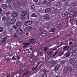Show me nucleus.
<instances>
[{"label": "nucleus", "instance_id": "14", "mask_svg": "<svg viewBox=\"0 0 77 77\" xmlns=\"http://www.w3.org/2000/svg\"><path fill=\"white\" fill-rule=\"evenodd\" d=\"M47 34V32L46 31H45L43 32L41 34V36H44L45 35H46Z\"/></svg>", "mask_w": 77, "mask_h": 77}, {"label": "nucleus", "instance_id": "29", "mask_svg": "<svg viewBox=\"0 0 77 77\" xmlns=\"http://www.w3.org/2000/svg\"><path fill=\"white\" fill-rule=\"evenodd\" d=\"M54 31H55V28H52L49 31L51 32H54Z\"/></svg>", "mask_w": 77, "mask_h": 77}, {"label": "nucleus", "instance_id": "56", "mask_svg": "<svg viewBox=\"0 0 77 77\" xmlns=\"http://www.w3.org/2000/svg\"><path fill=\"white\" fill-rule=\"evenodd\" d=\"M62 1H63V2H65L66 1V0H62Z\"/></svg>", "mask_w": 77, "mask_h": 77}, {"label": "nucleus", "instance_id": "17", "mask_svg": "<svg viewBox=\"0 0 77 77\" xmlns=\"http://www.w3.org/2000/svg\"><path fill=\"white\" fill-rule=\"evenodd\" d=\"M7 40V37H4L2 39V43H5V42Z\"/></svg>", "mask_w": 77, "mask_h": 77}, {"label": "nucleus", "instance_id": "20", "mask_svg": "<svg viewBox=\"0 0 77 77\" xmlns=\"http://www.w3.org/2000/svg\"><path fill=\"white\" fill-rule=\"evenodd\" d=\"M51 10H50V8H48L47 9H46L45 10V12L47 13V12H50Z\"/></svg>", "mask_w": 77, "mask_h": 77}, {"label": "nucleus", "instance_id": "50", "mask_svg": "<svg viewBox=\"0 0 77 77\" xmlns=\"http://www.w3.org/2000/svg\"><path fill=\"white\" fill-rule=\"evenodd\" d=\"M13 27H14V28L15 29H17V27H16V26H15V25H14L13 26Z\"/></svg>", "mask_w": 77, "mask_h": 77}, {"label": "nucleus", "instance_id": "57", "mask_svg": "<svg viewBox=\"0 0 77 77\" xmlns=\"http://www.w3.org/2000/svg\"><path fill=\"white\" fill-rule=\"evenodd\" d=\"M76 25H77V20H76Z\"/></svg>", "mask_w": 77, "mask_h": 77}, {"label": "nucleus", "instance_id": "32", "mask_svg": "<svg viewBox=\"0 0 77 77\" xmlns=\"http://www.w3.org/2000/svg\"><path fill=\"white\" fill-rule=\"evenodd\" d=\"M3 31V27H0V32Z\"/></svg>", "mask_w": 77, "mask_h": 77}, {"label": "nucleus", "instance_id": "16", "mask_svg": "<svg viewBox=\"0 0 77 77\" xmlns=\"http://www.w3.org/2000/svg\"><path fill=\"white\" fill-rule=\"evenodd\" d=\"M2 8H3V9H7V8H8V7L7 6V5L4 4L2 5Z\"/></svg>", "mask_w": 77, "mask_h": 77}, {"label": "nucleus", "instance_id": "37", "mask_svg": "<svg viewBox=\"0 0 77 77\" xmlns=\"http://www.w3.org/2000/svg\"><path fill=\"white\" fill-rule=\"evenodd\" d=\"M77 5V3L76 2H74L73 4V6H76Z\"/></svg>", "mask_w": 77, "mask_h": 77}, {"label": "nucleus", "instance_id": "10", "mask_svg": "<svg viewBox=\"0 0 77 77\" xmlns=\"http://www.w3.org/2000/svg\"><path fill=\"white\" fill-rule=\"evenodd\" d=\"M75 13H76V11L75 10H73L72 11H71L70 14L72 15H74L75 14Z\"/></svg>", "mask_w": 77, "mask_h": 77}, {"label": "nucleus", "instance_id": "2", "mask_svg": "<svg viewBox=\"0 0 77 77\" xmlns=\"http://www.w3.org/2000/svg\"><path fill=\"white\" fill-rule=\"evenodd\" d=\"M72 69V68L71 66L67 67L64 68L63 72L64 73H66V72H67L68 71H71Z\"/></svg>", "mask_w": 77, "mask_h": 77}, {"label": "nucleus", "instance_id": "35", "mask_svg": "<svg viewBox=\"0 0 77 77\" xmlns=\"http://www.w3.org/2000/svg\"><path fill=\"white\" fill-rule=\"evenodd\" d=\"M57 54V51H56L55 52V53L53 55V57H54V56H56Z\"/></svg>", "mask_w": 77, "mask_h": 77}, {"label": "nucleus", "instance_id": "3", "mask_svg": "<svg viewBox=\"0 0 77 77\" xmlns=\"http://www.w3.org/2000/svg\"><path fill=\"white\" fill-rule=\"evenodd\" d=\"M27 11L26 10H23L21 13V15L22 17H24L27 15Z\"/></svg>", "mask_w": 77, "mask_h": 77}, {"label": "nucleus", "instance_id": "18", "mask_svg": "<svg viewBox=\"0 0 77 77\" xmlns=\"http://www.w3.org/2000/svg\"><path fill=\"white\" fill-rule=\"evenodd\" d=\"M30 9H32V10H35V5H31L30 6Z\"/></svg>", "mask_w": 77, "mask_h": 77}, {"label": "nucleus", "instance_id": "8", "mask_svg": "<svg viewBox=\"0 0 77 77\" xmlns=\"http://www.w3.org/2000/svg\"><path fill=\"white\" fill-rule=\"evenodd\" d=\"M71 55V52L69 51H67L65 54V56L66 57H69Z\"/></svg>", "mask_w": 77, "mask_h": 77}, {"label": "nucleus", "instance_id": "30", "mask_svg": "<svg viewBox=\"0 0 77 77\" xmlns=\"http://www.w3.org/2000/svg\"><path fill=\"white\" fill-rule=\"evenodd\" d=\"M74 65L75 68H77V60L75 62Z\"/></svg>", "mask_w": 77, "mask_h": 77}, {"label": "nucleus", "instance_id": "11", "mask_svg": "<svg viewBox=\"0 0 77 77\" xmlns=\"http://www.w3.org/2000/svg\"><path fill=\"white\" fill-rule=\"evenodd\" d=\"M17 32L19 34H22V33H23V31L21 28H20L17 30Z\"/></svg>", "mask_w": 77, "mask_h": 77}, {"label": "nucleus", "instance_id": "47", "mask_svg": "<svg viewBox=\"0 0 77 77\" xmlns=\"http://www.w3.org/2000/svg\"><path fill=\"white\" fill-rule=\"evenodd\" d=\"M18 5H19V6H21V3L20 2H19L18 3Z\"/></svg>", "mask_w": 77, "mask_h": 77}, {"label": "nucleus", "instance_id": "34", "mask_svg": "<svg viewBox=\"0 0 77 77\" xmlns=\"http://www.w3.org/2000/svg\"><path fill=\"white\" fill-rule=\"evenodd\" d=\"M27 30H30L32 29V27H31V26L28 27L27 28Z\"/></svg>", "mask_w": 77, "mask_h": 77}, {"label": "nucleus", "instance_id": "64", "mask_svg": "<svg viewBox=\"0 0 77 77\" xmlns=\"http://www.w3.org/2000/svg\"><path fill=\"white\" fill-rule=\"evenodd\" d=\"M0 1H1V0H0Z\"/></svg>", "mask_w": 77, "mask_h": 77}, {"label": "nucleus", "instance_id": "23", "mask_svg": "<svg viewBox=\"0 0 77 77\" xmlns=\"http://www.w3.org/2000/svg\"><path fill=\"white\" fill-rule=\"evenodd\" d=\"M66 62V60H65L63 61H62L60 63L61 65H63L64 64H65Z\"/></svg>", "mask_w": 77, "mask_h": 77}, {"label": "nucleus", "instance_id": "63", "mask_svg": "<svg viewBox=\"0 0 77 77\" xmlns=\"http://www.w3.org/2000/svg\"><path fill=\"white\" fill-rule=\"evenodd\" d=\"M56 50V49H54V50Z\"/></svg>", "mask_w": 77, "mask_h": 77}, {"label": "nucleus", "instance_id": "21", "mask_svg": "<svg viewBox=\"0 0 77 77\" xmlns=\"http://www.w3.org/2000/svg\"><path fill=\"white\" fill-rule=\"evenodd\" d=\"M31 16L32 17H35V18H36V17H37V15L35 13H33L31 14Z\"/></svg>", "mask_w": 77, "mask_h": 77}, {"label": "nucleus", "instance_id": "61", "mask_svg": "<svg viewBox=\"0 0 77 77\" xmlns=\"http://www.w3.org/2000/svg\"><path fill=\"white\" fill-rule=\"evenodd\" d=\"M7 59H5V60H7Z\"/></svg>", "mask_w": 77, "mask_h": 77}, {"label": "nucleus", "instance_id": "26", "mask_svg": "<svg viewBox=\"0 0 77 77\" xmlns=\"http://www.w3.org/2000/svg\"><path fill=\"white\" fill-rule=\"evenodd\" d=\"M56 63L55 61H54L52 62L51 63V66H54L55 65H56Z\"/></svg>", "mask_w": 77, "mask_h": 77}, {"label": "nucleus", "instance_id": "25", "mask_svg": "<svg viewBox=\"0 0 77 77\" xmlns=\"http://www.w3.org/2000/svg\"><path fill=\"white\" fill-rule=\"evenodd\" d=\"M69 49V47L68 46H65L64 47L63 49L64 50H66Z\"/></svg>", "mask_w": 77, "mask_h": 77}, {"label": "nucleus", "instance_id": "43", "mask_svg": "<svg viewBox=\"0 0 77 77\" xmlns=\"http://www.w3.org/2000/svg\"><path fill=\"white\" fill-rule=\"evenodd\" d=\"M33 1L35 3H38V0H33Z\"/></svg>", "mask_w": 77, "mask_h": 77}, {"label": "nucleus", "instance_id": "52", "mask_svg": "<svg viewBox=\"0 0 77 77\" xmlns=\"http://www.w3.org/2000/svg\"><path fill=\"white\" fill-rule=\"evenodd\" d=\"M41 63V62H39L38 63L37 65V66H38V65H39V63Z\"/></svg>", "mask_w": 77, "mask_h": 77}, {"label": "nucleus", "instance_id": "62", "mask_svg": "<svg viewBox=\"0 0 77 77\" xmlns=\"http://www.w3.org/2000/svg\"><path fill=\"white\" fill-rule=\"evenodd\" d=\"M7 77H9V76L7 75Z\"/></svg>", "mask_w": 77, "mask_h": 77}, {"label": "nucleus", "instance_id": "28", "mask_svg": "<svg viewBox=\"0 0 77 77\" xmlns=\"http://www.w3.org/2000/svg\"><path fill=\"white\" fill-rule=\"evenodd\" d=\"M74 60L73 59H71L69 61V62L70 64L72 63H74Z\"/></svg>", "mask_w": 77, "mask_h": 77}, {"label": "nucleus", "instance_id": "7", "mask_svg": "<svg viewBox=\"0 0 77 77\" xmlns=\"http://www.w3.org/2000/svg\"><path fill=\"white\" fill-rule=\"evenodd\" d=\"M30 71H28L27 72L24 73L23 74V77H24V76L27 77V76H28V75L30 74Z\"/></svg>", "mask_w": 77, "mask_h": 77}, {"label": "nucleus", "instance_id": "46", "mask_svg": "<svg viewBox=\"0 0 77 77\" xmlns=\"http://www.w3.org/2000/svg\"><path fill=\"white\" fill-rule=\"evenodd\" d=\"M43 72L44 73H46V72H48L46 70H44Z\"/></svg>", "mask_w": 77, "mask_h": 77}, {"label": "nucleus", "instance_id": "13", "mask_svg": "<svg viewBox=\"0 0 77 77\" xmlns=\"http://www.w3.org/2000/svg\"><path fill=\"white\" fill-rule=\"evenodd\" d=\"M16 26L17 27H19L21 26V22H17L16 23Z\"/></svg>", "mask_w": 77, "mask_h": 77}, {"label": "nucleus", "instance_id": "55", "mask_svg": "<svg viewBox=\"0 0 77 77\" xmlns=\"http://www.w3.org/2000/svg\"><path fill=\"white\" fill-rule=\"evenodd\" d=\"M29 35V33H27L26 34V35Z\"/></svg>", "mask_w": 77, "mask_h": 77}, {"label": "nucleus", "instance_id": "41", "mask_svg": "<svg viewBox=\"0 0 77 77\" xmlns=\"http://www.w3.org/2000/svg\"><path fill=\"white\" fill-rule=\"evenodd\" d=\"M38 66H36L35 68H32L33 70H35V69H36V68H38Z\"/></svg>", "mask_w": 77, "mask_h": 77}, {"label": "nucleus", "instance_id": "27", "mask_svg": "<svg viewBox=\"0 0 77 77\" xmlns=\"http://www.w3.org/2000/svg\"><path fill=\"white\" fill-rule=\"evenodd\" d=\"M2 20L3 21H5L6 20L7 18L5 16H4L2 18Z\"/></svg>", "mask_w": 77, "mask_h": 77}, {"label": "nucleus", "instance_id": "9", "mask_svg": "<svg viewBox=\"0 0 77 77\" xmlns=\"http://www.w3.org/2000/svg\"><path fill=\"white\" fill-rule=\"evenodd\" d=\"M68 14V12L66 11L64 14H62V17H67Z\"/></svg>", "mask_w": 77, "mask_h": 77}, {"label": "nucleus", "instance_id": "36", "mask_svg": "<svg viewBox=\"0 0 77 77\" xmlns=\"http://www.w3.org/2000/svg\"><path fill=\"white\" fill-rule=\"evenodd\" d=\"M39 12H42H42H43V10L42 9H40L39 10Z\"/></svg>", "mask_w": 77, "mask_h": 77}, {"label": "nucleus", "instance_id": "53", "mask_svg": "<svg viewBox=\"0 0 77 77\" xmlns=\"http://www.w3.org/2000/svg\"><path fill=\"white\" fill-rule=\"evenodd\" d=\"M70 45H72V42H70L69 43Z\"/></svg>", "mask_w": 77, "mask_h": 77}, {"label": "nucleus", "instance_id": "51", "mask_svg": "<svg viewBox=\"0 0 77 77\" xmlns=\"http://www.w3.org/2000/svg\"><path fill=\"white\" fill-rule=\"evenodd\" d=\"M49 1L50 2H53V1H54V0H49Z\"/></svg>", "mask_w": 77, "mask_h": 77}, {"label": "nucleus", "instance_id": "5", "mask_svg": "<svg viewBox=\"0 0 77 77\" xmlns=\"http://www.w3.org/2000/svg\"><path fill=\"white\" fill-rule=\"evenodd\" d=\"M15 21H16V19H12L10 20V23L11 24H15Z\"/></svg>", "mask_w": 77, "mask_h": 77}, {"label": "nucleus", "instance_id": "22", "mask_svg": "<svg viewBox=\"0 0 77 77\" xmlns=\"http://www.w3.org/2000/svg\"><path fill=\"white\" fill-rule=\"evenodd\" d=\"M62 54H63V52L62 51H61L57 55L58 56H61Z\"/></svg>", "mask_w": 77, "mask_h": 77}, {"label": "nucleus", "instance_id": "1", "mask_svg": "<svg viewBox=\"0 0 77 77\" xmlns=\"http://www.w3.org/2000/svg\"><path fill=\"white\" fill-rule=\"evenodd\" d=\"M36 41V40L35 38H33L31 39L30 40L29 42H26L23 43V44L24 45L23 47H27L29 45H30L31 43H35V42Z\"/></svg>", "mask_w": 77, "mask_h": 77}, {"label": "nucleus", "instance_id": "31", "mask_svg": "<svg viewBox=\"0 0 77 77\" xmlns=\"http://www.w3.org/2000/svg\"><path fill=\"white\" fill-rule=\"evenodd\" d=\"M42 3L43 4H47V3H48V1H47L46 0H44L43 1Z\"/></svg>", "mask_w": 77, "mask_h": 77}, {"label": "nucleus", "instance_id": "33", "mask_svg": "<svg viewBox=\"0 0 77 77\" xmlns=\"http://www.w3.org/2000/svg\"><path fill=\"white\" fill-rule=\"evenodd\" d=\"M47 77V75L46 73H45L43 74L42 76V77Z\"/></svg>", "mask_w": 77, "mask_h": 77}, {"label": "nucleus", "instance_id": "48", "mask_svg": "<svg viewBox=\"0 0 77 77\" xmlns=\"http://www.w3.org/2000/svg\"><path fill=\"white\" fill-rule=\"evenodd\" d=\"M2 9L0 8V14H1L2 12Z\"/></svg>", "mask_w": 77, "mask_h": 77}, {"label": "nucleus", "instance_id": "45", "mask_svg": "<svg viewBox=\"0 0 77 77\" xmlns=\"http://www.w3.org/2000/svg\"><path fill=\"white\" fill-rule=\"evenodd\" d=\"M61 26V23H59L57 26V27H60V26Z\"/></svg>", "mask_w": 77, "mask_h": 77}, {"label": "nucleus", "instance_id": "38", "mask_svg": "<svg viewBox=\"0 0 77 77\" xmlns=\"http://www.w3.org/2000/svg\"><path fill=\"white\" fill-rule=\"evenodd\" d=\"M47 6H51V3L48 2V3L47 4Z\"/></svg>", "mask_w": 77, "mask_h": 77}, {"label": "nucleus", "instance_id": "58", "mask_svg": "<svg viewBox=\"0 0 77 77\" xmlns=\"http://www.w3.org/2000/svg\"><path fill=\"white\" fill-rule=\"evenodd\" d=\"M7 26H9V24L7 25Z\"/></svg>", "mask_w": 77, "mask_h": 77}, {"label": "nucleus", "instance_id": "4", "mask_svg": "<svg viewBox=\"0 0 77 77\" xmlns=\"http://www.w3.org/2000/svg\"><path fill=\"white\" fill-rule=\"evenodd\" d=\"M32 24V22L30 20L26 21L24 24L25 26H30V25H31Z\"/></svg>", "mask_w": 77, "mask_h": 77}, {"label": "nucleus", "instance_id": "42", "mask_svg": "<svg viewBox=\"0 0 77 77\" xmlns=\"http://www.w3.org/2000/svg\"><path fill=\"white\" fill-rule=\"evenodd\" d=\"M17 36L18 35H17V34H15L13 36V37H14V38H15L16 37H17Z\"/></svg>", "mask_w": 77, "mask_h": 77}, {"label": "nucleus", "instance_id": "15", "mask_svg": "<svg viewBox=\"0 0 77 77\" xmlns=\"http://www.w3.org/2000/svg\"><path fill=\"white\" fill-rule=\"evenodd\" d=\"M45 19L48 20V19H50V15H48V14H47L45 16Z\"/></svg>", "mask_w": 77, "mask_h": 77}, {"label": "nucleus", "instance_id": "6", "mask_svg": "<svg viewBox=\"0 0 77 77\" xmlns=\"http://www.w3.org/2000/svg\"><path fill=\"white\" fill-rule=\"evenodd\" d=\"M72 54L73 56H75L77 55V50L75 49L72 51Z\"/></svg>", "mask_w": 77, "mask_h": 77}, {"label": "nucleus", "instance_id": "40", "mask_svg": "<svg viewBox=\"0 0 77 77\" xmlns=\"http://www.w3.org/2000/svg\"><path fill=\"white\" fill-rule=\"evenodd\" d=\"M12 59L13 60H16V58H15V56H13L12 57Z\"/></svg>", "mask_w": 77, "mask_h": 77}, {"label": "nucleus", "instance_id": "39", "mask_svg": "<svg viewBox=\"0 0 77 77\" xmlns=\"http://www.w3.org/2000/svg\"><path fill=\"white\" fill-rule=\"evenodd\" d=\"M7 2L8 3H11V2H12V0H7Z\"/></svg>", "mask_w": 77, "mask_h": 77}, {"label": "nucleus", "instance_id": "59", "mask_svg": "<svg viewBox=\"0 0 77 77\" xmlns=\"http://www.w3.org/2000/svg\"><path fill=\"white\" fill-rule=\"evenodd\" d=\"M9 60V59H8L7 60V61H8V60Z\"/></svg>", "mask_w": 77, "mask_h": 77}, {"label": "nucleus", "instance_id": "44", "mask_svg": "<svg viewBox=\"0 0 77 77\" xmlns=\"http://www.w3.org/2000/svg\"><path fill=\"white\" fill-rule=\"evenodd\" d=\"M16 57L17 59H18V60H20V57L19 56H17Z\"/></svg>", "mask_w": 77, "mask_h": 77}, {"label": "nucleus", "instance_id": "60", "mask_svg": "<svg viewBox=\"0 0 77 77\" xmlns=\"http://www.w3.org/2000/svg\"><path fill=\"white\" fill-rule=\"evenodd\" d=\"M27 51H29V49H28Z\"/></svg>", "mask_w": 77, "mask_h": 77}, {"label": "nucleus", "instance_id": "12", "mask_svg": "<svg viewBox=\"0 0 77 77\" xmlns=\"http://www.w3.org/2000/svg\"><path fill=\"white\" fill-rule=\"evenodd\" d=\"M12 15L14 17H16L18 16V13L17 12H14L12 14Z\"/></svg>", "mask_w": 77, "mask_h": 77}, {"label": "nucleus", "instance_id": "24", "mask_svg": "<svg viewBox=\"0 0 77 77\" xmlns=\"http://www.w3.org/2000/svg\"><path fill=\"white\" fill-rule=\"evenodd\" d=\"M59 68V66H56L55 67L54 69L55 71H58Z\"/></svg>", "mask_w": 77, "mask_h": 77}, {"label": "nucleus", "instance_id": "19", "mask_svg": "<svg viewBox=\"0 0 77 77\" xmlns=\"http://www.w3.org/2000/svg\"><path fill=\"white\" fill-rule=\"evenodd\" d=\"M48 54L49 56H51L52 55V51H48Z\"/></svg>", "mask_w": 77, "mask_h": 77}, {"label": "nucleus", "instance_id": "49", "mask_svg": "<svg viewBox=\"0 0 77 77\" xmlns=\"http://www.w3.org/2000/svg\"><path fill=\"white\" fill-rule=\"evenodd\" d=\"M44 49H45L44 51H47V47L45 48H44Z\"/></svg>", "mask_w": 77, "mask_h": 77}, {"label": "nucleus", "instance_id": "54", "mask_svg": "<svg viewBox=\"0 0 77 77\" xmlns=\"http://www.w3.org/2000/svg\"><path fill=\"white\" fill-rule=\"evenodd\" d=\"M71 21H72L71 19H70V20H69V21H70V23H71Z\"/></svg>", "mask_w": 77, "mask_h": 77}]
</instances>
